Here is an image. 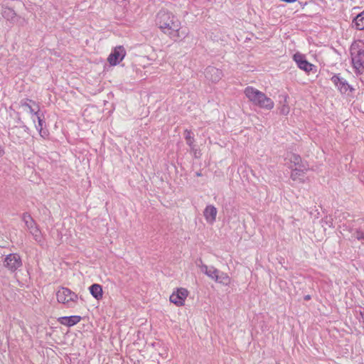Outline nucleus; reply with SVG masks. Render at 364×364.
<instances>
[{"instance_id": "bb28decb", "label": "nucleus", "mask_w": 364, "mask_h": 364, "mask_svg": "<svg viewBox=\"0 0 364 364\" xmlns=\"http://www.w3.org/2000/svg\"><path fill=\"white\" fill-rule=\"evenodd\" d=\"M310 299H311V296H310V295H306V296H304V299H305L306 301H308V300H309Z\"/></svg>"}, {"instance_id": "7ed1b4c3", "label": "nucleus", "mask_w": 364, "mask_h": 364, "mask_svg": "<svg viewBox=\"0 0 364 364\" xmlns=\"http://www.w3.org/2000/svg\"><path fill=\"white\" fill-rule=\"evenodd\" d=\"M24 112L31 114L36 129L38 131L41 136L46 135V132L43 131V115L40 112V107L38 104L31 100H27L24 102Z\"/></svg>"}, {"instance_id": "0eeeda50", "label": "nucleus", "mask_w": 364, "mask_h": 364, "mask_svg": "<svg viewBox=\"0 0 364 364\" xmlns=\"http://www.w3.org/2000/svg\"><path fill=\"white\" fill-rule=\"evenodd\" d=\"M188 295V291L185 288H178L173 291L170 296V301L176 304L177 306L184 305L186 299Z\"/></svg>"}, {"instance_id": "f257e3e1", "label": "nucleus", "mask_w": 364, "mask_h": 364, "mask_svg": "<svg viewBox=\"0 0 364 364\" xmlns=\"http://www.w3.org/2000/svg\"><path fill=\"white\" fill-rule=\"evenodd\" d=\"M156 24L159 28L175 41L185 38L188 32L181 27V22L171 12L160 11L156 16Z\"/></svg>"}, {"instance_id": "2eb2a0df", "label": "nucleus", "mask_w": 364, "mask_h": 364, "mask_svg": "<svg viewBox=\"0 0 364 364\" xmlns=\"http://www.w3.org/2000/svg\"><path fill=\"white\" fill-rule=\"evenodd\" d=\"M284 160L286 161V164H287L289 166V168H292L293 166H299L304 165L301 162V159L300 156L291 152L287 153Z\"/></svg>"}, {"instance_id": "39448f33", "label": "nucleus", "mask_w": 364, "mask_h": 364, "mask_svg": "<svg viewBox=\"0 0 364 364\" xmlns=\"http://www.w3.org/2000/svg\"><path fill=\"white\" fill-rule=\"evenodd\" d=\"M331 80L340 91L341 94L347 96H353L355 92V88L348 84L347 80L341 77L339 74L332 76Z\"/></svg>"}, {"instance_id": "1a4fd4ad", "label": "nucleus", "mask_w": 364, "mask_h": 364, "mask_svg": "<svg viewBox=\"0 0 364 364\" xmlns=\"http://www.w3.org/2000/svg\"><path fill=\"white\" fill-rule=\"evenodd\" d=\"M126 55L125 49L123 46L116 47L108 57V62L111 65L119 64Z\"/></svg>"}, {"instance_id": "6ab92c4d", "label": "nucleus", "mask_w": 364, "mask_h": 364, "mask_svg": "<svg viewBox=\"0 0 364 364\" xmlns=\"http://www.w3.org/2000/svg\"><path fill=\"white\" fill-rule=\"evenodd\" d=\"M89 289L90 294L95 299L100 300L102 298L103 291L101 285L98 284H94L91 285Z\"/></svg>"}, {"instance_id": "a211bd4d", "label": "nucleus", "mask_w": 364, "mask_h": 364, "mask_svg": "<svg viewBox=\"0 0 364 364\" xmlns=\"http://www.w3.org/2000/svg\"><path fill=\"white\" fill-rule=\"evenodd\" d=\"M200 271L214 281L217 278V274H219V270L214 267H208L205 264L200 267Z\"/></svg>"}, {"instance_id": "5701e85b", "label": "nucleus", "mask_w": 364, "mask_h": 364, "mask_svg": "<svg viewBox=\"0 0 364 364\" xmlns=\"http://www.w3.org/2000/svg\"><path fill=\"white\" fill-rule=\"evenodd\" d=\"M352 238H356L358 240H360L364 243V232L356 230L352 235Z\"/></svg>"}, {"instance_id": "412c9836", "label": "nucleus", "mask_w": 364, "mask_h": 364, "mask_svg": "<svg viewBox=\"0 0 364 364\" xmlns=\"http://www.w3.org/2000/svg\"><path fill=\"white\" fill-rule=\"evenodd\" d=\"M353 23L358 30H364V11L356 16Z\"/></svg>"}, {"instance_id": "4be33fe9", "label": "nucleus", "mask_w": 364, "mask_h": 364, "mask_svg": "<svg viewBox=\"0 0 364 364\" xmlns=\"http://www.w3.org/2000/svg\"><path fill=\"white\" fill-rule=\"evenodd\" d=\"M184 136L187 144L191 147V149H193L194 147V139L192 136L191 132L190 130L186 129L184 132Z\"/></svg>"}, {"instance_id": "ddd939ff", "label": "nucleus", "mask_w": 364, "mask_h": 364, "mask_svg": "<svg viewBox=\"0 0 364 364\" xmlns=\"http://www.w3.org/2000/svg\"><path fill=\"white\" fill-rule=\"evenodd\" d=\"M205 76L208 80L216 82L222 78L223 73L215 67L209 66L205 69Z\"/></svg>"}, {"instance_id": "9d476101", "label": "nucleus", "mask_w": 364, "mask_h": 364, "mask_svg": "<svg viewBox=\"0 0 364 364\" xmlns=\"http://www.w3.org/2000/svg\"><path fill=\"white\" fill-rule=\"evenodd\" d=\"M24 223L29 230L30 233L33 235L34 240L37 242H40L41 238V231L36 227L34 220L29 215H26L24 214Z\"/></svg>"}, {"instance_id": "c756f323", "label": "nucleus", "mask_w": 364, "mask_h": 364, "mask_svg": "<svg viewBox=\"0 0 364 364\" xmlns=\"http://www.w3.org/2000/svg\"><path fill=\"white\" fill-rule=\"evenodd\" d=\"M331 223L330 222L329 224H328V226H331Z\"/></svg>"}, {"instance_id": "aec40b11", "label": "nucleus", "mask_w": 364, "mask_h": 364, "mask_svg": "<svg viewBox=\"0 0 364 364\" xmlns=\"http://www.w3.org/2000/svg\"><path fill=\"white\" fill-rule=\"evenodd\" d=\"M215 282L223 285L228 286L230 284L231 279L228 274L219 271V274H217Z\"/></svg>"}, {"instance_id": "c85d7f7f", "label": "nucleus", "mask_w": 364, "mask_h": 364, "mask_svg": "<svg viewBox=\"0 0 364 364\" xmlns=\"http://www.w3.org/2000/svg\"><path fill=\"white\" fill-rule=\"evenodd\" d=\"M196 175H197L198 176H200V173H196Z\"/></svg>"}, {"instance_id": "b1692460", "label": "nucleus", "mask_w": 364, "mask_h": 364, "mask_svg": "<svg viewBox=\"0 0 364 364\" xmlns=\"http://www.w3.org/2000/svg\"><path fill=\"white\" fill-rule=\"evenodd\" d=\"M289 107H287L286 105H283L280 109L281 114H284V115L287 114L289 113Z\"/></svg>"}, {"instance_id": "f8f14e48", "label": "nucleus", "mask_w": 364, "mask_h": 364, "mask_svg": "<svg viewBox=\"0 0 364 364\" xmlns=\"http://www.w3.org/2000/svg\"><path fill=\"white\" fill-rule=\"evenodd\" d=\"M294 60L296 62L297 66L305 72H310L312 70L314 65L309 63L304 55L301 53H296L293 56Z\"/></svg>"}, {"instance_id": "cd10ccee", "label": "nucleus", "mask_w": 364, "mask_h": 364, "mask_svg": "<svg viewBox=\"0 0 364 364\" xmlns=\"http://www.w3.org/2000/svg\"><path fill=\"white\" fill-rule=\"evenodd\" d=\"M360 315H361V317H362V319H363V321L364 323V313H360Z\"/></svg>"}, {"instance_id": "20e7f679", "label": "nucleus", "mask_w": 364, "mask_h": 364, "mask_svg": "<svg viewBox=\"0 0 364 364\" xmlns=\"http://www.w3.org/2000/svg\"><path fill=\"white\" fill-rule=\"evenodd\" d=\"M57 300L68 308L74 307L78 300L77 295L70 289L61 287L56 293Z\"/></svg>"}, {"instance_id": "f03ea898", "label": "nucleus", "mask_w": 364, "mask_h": 364, "mask_svg": "<svg viewBox=\"0 0 364 364\" xmlns=\"http://www.w3.org/2000/svg\"><path fill=\"white\" fill-rule=\"evenodd\" d=\"M244 93L249 101L260 108L270 110L274 107V103L272 99L267 97L264 92L252 86L247 87L244 90Z\"/></svg>"}, {"instance_id": "f3484780", "label": "nucleus", "mask_w": 364, "mask_h": 364, "mask_svg": "<svg viewBox=\"0 0 364 364\" xmlns=\"http://www.w3.org/2000/svg\"><path fill=\"white\" fill-rule=\"evenodd\" d=\"M307 170L308 168L305 165L296 166L295 168L292 169V171L291 173V178L293 181L299 180L301 182H303L300 177L303 176V175L305 173V171Z\"/></svg>"}, {"instance_id": "9b49d317", "label": "nucleus", "mask_w": 364, "mask_h": 364, "mask_svg": "<svg viewBox=\"0 0 364 364\" xmlns=\"http://www.w3.org/2000/svg\"><path fill=\"white\" fill-rule=\"evenodd\" d=\"M24 223L29 230L30 233L33 235L34 240L37 242H40L41 238V231L36 227L34 220L29 215H26L24 214Z\"/></svg>"}, {"instance_id": "393cba45", "label": "nucleus", "mask_w": 364, "mask_h": 364, "mask_svg": "<svg viewBox=\"0 0 364 364\" xmlns=\"http://www.w3.org/2000/svg\"><path fill=\"white\" fill-rule=\"evenodd\" d=\"M346 230H348V231L350 232V229H349V230L348 229V227L346 226V225H343V229H342V230L341 231V234H343V235H345V234H344V232H345Z\"/></svg>"}, {"instance_id": "4468645a", "label": "nucleus", "mask_w": 364, "mask_h": 364, "mask_svg": "<svg viewBox=\"0 0 364 364\" xmlns=\"http://www.w3.org/2000/svg\"><path fill=\"white\" fill-rule=\"evenodd\" d=\"M217 213V208L213 205H207L203 211L204 218L209 224L214 223L216 220Z\"/></svg>"}, {"instance_id": "6e6552de", "label": "nucleus", "mask_w": 364, "mask_h": 364, "mask_svg": "<svg viewBox=\"0 0 364 364\" xmlns=\"http://www.w3.org/2000/svg\"><path fill=\"white\" fill-rule=\"evenodd\" d=\"M4 264L9 270L14 272L21 267V258L17 254H9L5 257Z\"/></svg>"}, {"instance_id": "a878e982", "label": "nucleus", "mask_w": 364, "mask_h": 364, "mask_svg": "<svg viewBox=\"0 0 364 364\" xmlns=\"http://www.w3.org/2000/svg\"><path fill=\"white\" fill-rule=\"evenodd\" d=\"M6 12H8V14H11V15L14 14V11L9 9L4 11V14H6Z\"/></svg>"}, {"instance_id": "dca6fc26", "label": "nucleus", "mask_w": 364, "mask_h": 364, "mask_svg": "<svg viewBox=\"0 0 364 364\" xmlns=\"http://www.w3.org/2000/svg\"><path fill=\"white\" fill-rule=\"evenodd\" d=\"M80 320L81 317L80 316H63L58 319L60 324L67 326H73L78 323Z\"/></svg>"}, {"instance_id": "423d86ee", "label": "nucleus", "mask_w": 364, "mask_h": 364, "mask_svg": "<svg viewBox=\"0 0 364 364\" xmlns=\"http://www.w3.org/2000/svg\"><path fill=\"white\" fill-rule=\"evenodd\" d=\"M355 48L351 49V57L353 68L358 73H362L364 71V50L355 51Z\"/></svg>"}]
</instances>
